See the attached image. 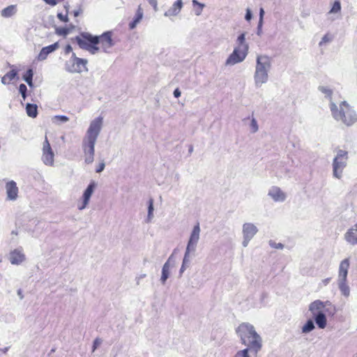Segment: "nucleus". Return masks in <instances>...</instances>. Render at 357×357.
<instances>
[{
    "mask_svg": "<svg viewBox=\"0 0 357 357\" xmlns=\"http://www.w3.org/2000/svg\"><path fill=\"white\" fill-rule=\"evenodd\" d=\"M33 70L29 69L26 74L23 76L24 80L28 84L29 86H33L32 78H33Z\"/></svg>",
    "mask_w": 357,
    "mask_h": 357,
    "instance_id": "obj_33",
    "label": "nucleus"
},
{
    "mask_svg": "<svg viewBox=\"0 0 357 357\" xmlns=\"http://www.w3.org/2000/svg\"><path fill=\"white\" fill-rule=\"evenodd\" d=\"M259 229L252 222H244L242 225V246L247 248L251 240L257 234Z\"/></svg>",
    "mask_w": 357,
    "mask_h": 357,
    "instance_id": "obj_10",
    "label": "nucleus"
},
{
    "mask_svg": "<svg viewBox=\"0 0 357 357\" xmlns=\"http://www.w3.org/2000/svg\"><path fill=\"white\" fill-rule=\"evenodd\" d=\"M149 4L153 7L155 11L158 10V1L157 0H148Z\"/></svg>",
    "mask_w": 357,
    "mask_h": 357,
    "instance_id": "obj_41",
    "label": "nucleus"
},
{
    "mask_svg": "<svg viewBox=\"0 0 357 357\" xmlns=\"http://www.w3.org/2000/svg\"><path fill=\"white\" fill-rule=\"evenodd\" d=\"M330 108L333 118L347 126H351L357 121L356 112L345 101L340 103L339 109L335 103L331 102Z\"/></svg>",
    "mask_w": 357,
    "mask_h": 357,
    "instance_id": "obj_7",
    "label": "nucleus"
},
{
    "mask_svg": "<svg viewBox=\"0 0 357 357\" xmlns=\"http://www.w3.org/2000/svg\"><path fill=\"white\" fill-rule=\"evenodd\" d=\"M333 40V36L331 33H327L323 36L320 42L319 43V45L320 47L325 46L330 43Z\"/></svg>",
    "mask_w": 357,
    "mask_h": 357,
    "instance_id": "obj_30",
    "label": "nucleus"
},
{
    "mask_svg": "<svg viewBox=\"0 0 357 357\" xmlns=\"http://www.w3.org/2000/svg\"><path fill=\"white\" fill-rule=\"evenodd\" d=\"M183 8V0H176L172 5L164 13V16L169 20L178 17Z\"/></svg>",
    "mask_w": 357,
    "mask_h": 357,
    "instance_id": "obj_14",
    "label": "nucleus"
},
{
    "mask_svg": "<svg viewBox=\"0 0 357 357\" xmlns=\"http://www.w3.org/2000/svg\"><path fill=\"white\" fill-rule=\"evenodd\" d=\"M337 284L341 294L345 298H349L351 294V290L347 278L337 279Z\"/></svg>",
    "mask_w": 357,
    "mask_h": 357,
    "instance_id": "obj_21",
    "label": "nucleus"
},
{
    "mask_svg": "<svg viewBox=\"0 0 357 357\" xmlns=\"http://www.w3.org/2000/svg\"><path fill=\"white\" fill-rule=\"evenodd\" d=\"M171 266L172 265L170 264L169 259L166 261L162 266L160 281L163 284H165L166 280L169 276Z\"/></svg>",
    "mask_w": 357,
    "mask_h": 357,
    "instance_id": "obj_24",
    "label": "nucleus"
},
{
    "mask_svg": "<svg viewBox=\"0 0 357 357\" xmlns=\"http://www.w3.org/2000/svg\"><path fill=\"white\" fill-rule=\"evenodd\" d=\"M71 29L70 28H57L56 33L59 36H66L70 32Z\"/></svg>",
    "mask_w": 357,
    "mask_h": 357,
    "instance_id": "obj_37",
    "label": "nucleus"
},
{
    "mask_svg": "<svg viewBox=\"0 0 357 357\" xmlns=\"http://www.w3.org/2000/svg\"><path fill=\"white\" fill-rule=\"evenodd\" d=\"M245 18L248 21L251 20V18H252V13H251V11H250V9H247Z\"/></svg>",
    "mask_w": 357,
    "mask_h": 357,
    "instance_id": "obj_45",
    "label": "nucleus"
},
{
    "mask_svg": "<svg viewBox=\"0 0 357 357\" xmlns=\"http://www.w3.org/2000/svg\"><path fill=\"white\" fill-rule=\"evenodd\" d=\"M73 13H74V16L77 17L82 13V10L78 9L77 10H75Z\"/></svg>",
    "mask_w": 357,
    "mask_h": 357,
    "instance_id": "obj_50",
    "label": "nucleus"
},
{
    "mask_svg": "<svg viewBox=\"0 0 357 357\" xmlns=\"http://www.w3.org/2000/svg\"><path fill=\"white\" fill-rule=\"evenodd\" d=\"M26 112L29 117L36 118L38 114V107L35 104L28 103L26 106Z\"/></svg>",
    "mask_w": 357,
    "mask_h": 357,
    "instance_id": "obj_28",
    "label": "nucleus"
},
{
    "mask_svg": "<svg viewBox=\"0 0 357 357\" xmlns=\"http://www.w3.org/2000/svg\"><path fill=\"white\" fill-rule=\"evenodd\" d=\"M272 67V59L266 54H257L253 75L254 85L257 89L266 84L269 79V72Z\"/></svg>",
    "mask_w": 357,
    "mask_h": 357,
    "instance_id": "obj_5",
    "label": "nucleus"
},
{
    "mask_svg": "<svg viewBox=\"0 0 357 357\" xmlns=\"http://www.w3.org/2000/svg\"><path fill=\"white\" fill-rule=\"evenodd\" d=\"M154 218V206L153 200L150 199L148 202V213L145 220L146 223H150Z\"/></svg>",
    "mask_w": 357,
    "mask_h": 357,
    "instance_id": "obj_27",
    "label": "nucleus"
},
{
    "mask_svg": "<svg viewBox=\"0 0 357 357\" xmlns=\"http://www.w3.org/2000/svg\"><path fill=\"white\" fill-rule=\"evenodd\" d=\"M330 281H331V278H326V279L322 280L321 284L324 286H326L330 282Z\"/></svg>",
    "mask_w": 357,
    "mask_h": 357,
    "instance_id": "obj_48",
    "label": "nucleus"
},
{
    "mask_svg": "<svg viewBox=\"0 0 357 357\" xmlns=\"http://www.w3.org/2000/svg\"><path fill=\"white\" fill-rule=\"evenodd\" d=\"M103 118L98 116L93 119L86 132L82 141V149L84 161L86 164L93 162L95 154V144L102 128Z\"/></svg>",
    "mask_w": 357,
    "mask_h": 357,
    "instance_id": "obj_3",
    "label": "nucleus"
},
{
    "mask_svg": "<svg viewBox=\"0 0 357 357\" xmlns=\"http://www.w3.org/2000/svg\"><path fill=\"white\" fill-rule=\"evenodd\" d=\"M59 47V43H57V42L54 43L52 45L43 47L37 56L38 60V61L45 60L50 54H51V53L54 52V51H56V50H58Z\"/></svg>",
    "mask_w": 357,
    "mask_h": 357,
    "instance_id": "obj_18",
    "label": "nucleus"
},
{
    "mask_svg": "<svg viewBox=\"0 0 357 357\" xmlns=\"http://www.w3.org/2000/svg\"><path fill=\"white\" fill-rule=\"evenodd\" d=\"M46 3L49 4V5H51L52 6H56L58 2H59V0H43Z\"/></svg>",
    "mask_w": 357,
    "mask_h": 357,
    "instance_id": "obj_44",
    "label": "nucleus"
},
{
    "mask_svg": "<svg viewBox=\"0 0 357 357\" xmlns=\"http://www.w3.org/2000/svg\"><path fill=\"white\" fill-rule=\"evenodd\" d=\"M340 10H341V3H340V1L337 0L333 3V4L329 11V13H339L340 12Z\"/></svg>",
    "mask_w": 357,
    "mask_h": 357,
    "instance_id": "obj_35",
    "label": "nucleus"
},
{
    "mask_svg": "<svg viewBox=\"0 0 357 357\" xmlns=\"http://www.w3.org/2000/svg\"><path fill=\"white\" fill-rule=\"evenodd\" d=\"M96 187V183L94 181H91L84 191L81 200L78 201L77 204L79 211H82L87 207Z\"/></svg>",
    "mask_w": 357,
    "mask_h": 357,
    "instance_id": "obj_13",
    "label": "nucleus"
},
{
    "mask_svg": "<svg viewBox=\"0 0 357 357\" xmlns=\"http://www.w3.org/2000/svg\"><path fill=\"white\" fill-rule=\"evenodd\" d=\"M8 349H9V347H7L3 348V349H0V351H1V352H3V354H6V353H7V351H8Z\"/></svg>",
    "mask_w": 357,
    "mask_h": 357,
    "instance_id": "obj_52",
    "label": "nucleus"
},
{
    "mask_svg": "<svg viewBox=\"0 0 357 357\" xmlns=\"http://www.w3.org/2000/svg\"><path fill=\"white\" fill-rule=\"evenodd\" d=\"M17 75V71L15 70H12L8 73H6L1 78V83L3 84H8Z\"/></svg>",
    "mask_w": 357,
    "mask_h": 357,
    "instance_id": "obj_29",
    "label": "nucleus"
},
{
    "mask_svg": "<svg viewBox=\"0 0 357 357\" xmlns=\"http://www.w3.org/2000/svg\"><path fill=\"white\" fill-rule=\"evenodd\" d=\"M268 197L274 203H284L288 198L287 192L278 185H271L267 192Z\"/></svg>",
    "mask_w": 357,
    "mask_h": 357,
    "instance_id": "obj_12",
    "label": "nucleus"
},
{
    "mask_svg": "<svg viewBox=\"0 0 357 357\" xmlns=\"http://www.w3.org/2000/svg\"><path fill=\"white\" fill-rule=\"evenodd\" d=\"M272 248H276V249H282L284 248L283 244L278 243H271L270 244Z\"/></svg>",
    "mask_w": 357,
    "mask_h": 357,
    "instance_id": "obj_43",
    "label": "nucleus"
},
{
    "mask_svg": "<svg viewBox=\"0 0 357 357\" xmlns=\"http://www.w3.org/2000/svg\"><path fill=\"white\" fill-rule=\"evenodd\" d=\"M181 91L178 89H176L174 91V96L175 98H178L181 96Z\"/></svg>",
    "mask_w": 357,
    "mask_h": 357,
    "instance_id": "obj_46",
    "label": "nucleus"
},
{
    "mask_svg": "<svg viewBox=\"0 0 357 357\" xmlns=\"http://www.w3.org/2000/svg\"><path fill=\"white\" fill-rule=\"evenodd\" d=\"M6 190L8 199L14 201L17 198L18 188L14 181H8L6 183Z\"/></svg>",
    "mask_w": 357,
    "mask_h": 357,
    "instance_id": "obj_20",
    "label": "nucleus"
},
{
    "mask_svg": "<svg viewBox=\"0 0 357 357\" xmlns=\"http://www.w3.org/2000/svg\"><path fill=\"white\" fill-rule=\"evenodd\" d=\"M52 123L56 125H59L62 123H66L69 121V118L64 115H56L52 117Z\"/></svg>",
    "mask_w": 357,
    "mask_h": 357,
    "instance_id": "obj_31",
    "label": "nucleus"
},
{
    "mask_svg": "<svg viewBox=\"0 0 357 357\" xmlns=\"http://www.w3.org/2000/svg\"><path fill=\"white\" fill-rule=\"evenodd\" d=\"M264 10L263 8H260L259 10V28L260 29L263 24Z\"/></svg>",
    "mask_w": 357,
    "mask_h": 357,
    "instance_id": "obj_40",
    "label": "nucleus"
},
{
    "mask_svg": "<svg viewBox=\"0 0 357 357\" xmlns=\"http://www.w3.org/2000/svg\"><path fill=\"white\" fill-rule=\"evenodd\" d=\"M77 42L82 49L87 50L92 54H96L100 51L110 53L114 45L112 33L109 31L98 36L84 33L82 37L77 38Z\"/></svg>",
    "mask_w": 357,
    "mask_h": 357,
    "instance_id": "obj_2",
    "label": "nucleus"
},
{
    "mask_svg": "<svg viewBox=\"0 0 357 357\" xmlns=\"http://www.w3.org/2000/svg\"><path fill=\"white\" fill-rule=\"evenodd\" d=\"M58 18L64 22H68V17L67 15H63L62 13H58L57 15Z\"/></svg>",
    "mask_w": 357,
    "mask_h": 357,
    "instance_id": "obj_42",
    "label": "nucleus"
},
{
    "mask_svg": "<svg viewBox=\"0 0 357 357\" xmlns=\"http://www.w3.org/2000/svg\"><path fill=\"white\" fill-rule=\"evenodd\" d=\"M241 344L259 352L263 347V339L255 326L249 322L240 324L235 329Z\"/></svg>",
    "mask_w": 357,
    "mask_h": 357,
    "instance_id": "obj_4",
    "label": "nucleus"
},
{
    "mask_svg": "<svg viewBox=\"0 0 357 357\" xmlns=\"http://www.w3.org/2000/svg\"><path fill=\"white\" fill-rule=\"evenodd\" d=\"M8 259L13 265H20L26 260V256L22 248L11 250L8 255Z\"/></svg>",
    "mask_w": 357,
    "mask_h": 357,
    "instance_id": "obj_15",
    "label": "nucleus"
},
{
    "mask_svg": "<svg viewBox=\"0 0 357 357\" xmlns=\"http://www.w3.org/2000/svg\"><path fill=\"white\" fill-rule=\"evenodd\" d=\"M192 5L195 15L196 16L201 15L204 8H205V4L199 2L197 0H192Z\"/></svg>",
    "mask_w": 357,
    "mask_h": 357,
    "instance_id": "obj_26",
    "label": "nucleus"
},
{
    "mask_svg": "<svg viewBox=\"0 0 357 357\" xmlns=\"http://www.w3.org/2000/svg\"><path fill=\"white\" fill-rule=\"evenodd\" d=\"M250 46L246 41V33H240L236 40L232 52L225 61L226 66H233L243 62L249 53Z\"/></svg>",
    "mask_w": 357,
    "mask_h": 357,
    "instance_id": "obj_6",
    "label": "nucleus"
},
{
    "mask_svg": "<svg viewBox=\"0 0 357 357\" xmlns=\"http://www.w3.org/2000/svg\"><path fill=\"white\" fill-rule=\"evenodd\" d=\"M17 13V6L15 5H10L9 6H7L6 8H3L1 12V15L2 17L8 18L10 17L13 15H15Z\"/></svg>",
    "mask_w": 357,
    "mask_h": 357,
    "instance_id": "obj_25",
    "label": "nucleus"
},
{
    "mask_svg": "<svg viewBox=\"0 0 357 357\" xmlns=\"http://www.w3.org/2000/svg\"><path fill=\"white\" fill-rule=\"evenodd\" d=\"M195 251V250H188V248H186L184 257L183 259V264L188 265V264L190 263V255L191 252H194Z\"/></svg>",
    "mask_w": 357,
    "mask_h": 357,
    "instance_id": "obj_36",
    "label": "nucleus"
},
{
    "mask_svg": "<svg viewBox=\"0 0 357 357\" xmlns=\"http://www.w3.org/2000/svg\"><path fill=\"white\" fill-rule=\"evenodd\" d=\"M55 153L53 151L47 137L43 143L41 160L43 163L47 167L54 165Z\"/></svg>",
    "mask_w": 357,
    "mask_h": 357,
    "instance_id": "obj_11",
    "label": "nucleus"
},
{
    "mask_svg": "<svg viewBox=\"0 0 357 357\" xmlns=\"http://www.w3.org/2000/svg\"><path fill=\"white\" fill-rule=\"evenodd\" d=\"M261 27L260 29L258 27V33H258V35H259V33H260V31H261Z\"/></svg>",
    "mask_w": 357,
    "mask_h": 357,
    "instance_id": "obj_53",
    "label": "nucleus"
},
{
    "mask_svg": "<svg viewBox=\"0 0 357 357\" xmlns=\"http://www.w3.org/2000/svg\"><path fill=\"white\" fill-rule=\"evenodd\" d=\"M105 168V164L102 163L100 165L99 167L96 169L97 172H101Z\"/></svg>",
    "mask_w": 357,
    "mask_h": 357,
    "instance_id": "obj_49",
    "label": "nucleus"
},
{
    "mask_svg": "<svg viewBox=\"0 0 357 357\" xmlns=\"http://www.w3.org/2000/svg\"><path fill=\"white\" fill-rule=\"evenodd\" d=\"M143 17H144V11L142 8V6L139 5L137 7V9L136 10V13H135V17L133 18V20L129 24L130 29H135L136 27V26L142 20Z\"/></svg>",
    "mask_w": 357,
    "mask_h": 357,
    "instance_id": "obj_23",
    "label": "nucleus"
},
{
    "mask_svg": "<svg viewBox=\"0 0 357 357\" xmlns=\"http://www.w3.org/2000/svg\"><path fill=\"white\" fill-rule=\"evenodd\" d=\"M200 232L201 229L199 227V224L197 223L193 227L192 230L190 233L189 240L186 246V248H188V250H196L197 243L200 238Z\"/></svg>",
    "mask_w": 357,
    "mask_h": 357,
    "instance_id": "obj_16",
    "label": "nucleus"
},
{
    "mask_svg": "<svg viewBox=\"0 0 357 357\" xmlns=\"http://www.w3.org/2000/svg\"><path fill=\"white\" fill-rule=\"evenodd\" d=\"M187 266H188L187 264H182V266H181V270H180V272L181 273L185 270Z\"/></svg>",
    "mask_w": 357,
    "mask_h": 357,
    "instance_id": "obj_51",
    "label": "nucleus"
},
{
    "mask_svg": "<svg viewBox=\"0 0 357 357\" xmlns=\"http://www.w3.org/2000/svg\"><path fill=\"white\" fill-rule=\"evenodd\" d=\"M350 267V260L349 258L342 259L338 266V273L337 279L347 278L348 272Z\"/></svg>",
    "mask_w": 357,
    "mask_h": 357,
    "instance_id": "obj_19",
    "label": "nucleus"
},
{
    "mask_svg": "<svg viewBox=\"0 0 357 357\" xmlns=\"http://www.w3.org/2000/svg\"><path fill=\"white\" fill-rule=\"evenodd\" d=\"M87 60L78 58L73 53L70 59L66 61L65 68L71 73H81L87 71Z\"/></svg>",
    "mask_w": 357,
    "mask_h": 357,
    "instance_id": "obj_9",
    "label": "nucleus"
},
{
    "mask_svg": "<svg viewBox=\"0 0 357 357\" xmlns=\"http://www.w3.org/2000/svg\"><path fill=\"white\" fill-rule=\"evenodd\" d=\"M258 353V351L245 347L243 349L237 350L233 357H252V356H256Z\"/></svg>",
    "mask_w": 357,
    "mask_h": 357,
    "instance_id": "obj_22",
    "label": "nucleus"
},
{
    "mask_svg": "<svg viewBox=\"0 0 357 357\" xmlns=\"http://www.w3.org/2000/svg\"><path fill=\"white\" fill-rule=\"evenodd\" d=\"M26 90H27V89H26V86L25 84H21L20 85V86H19V91L21 93L23 100H25L26 98Z\"/></svg>",
    "mask_w": 357,
    "mask_h": 357,
    "instance_id": "obj_39",
    "label": "nucleus"
},
{
    "mask_svg": "<svg viewBox=\"0 0 357 357\" xmlns=\"http://www.w3.org/2000/svg\"><path fill=\"white\" fill-rule=\"evenodd\" d=\"M347 160L348 152L342 149L338 150L332 163L333 176L335 178L337 179L342 178L343 171L347 165Z\"/></svg>",
    "mask_w": 357,
    "mask_h": 357,
    "instance_id": "obj_8",
    "label": "nucleus"
},
{
    "mask_svg": "<svg viewBox=\"0 0 357 357\" xmlns=\"http://www.w3.org/2000/svg\"><path fill=\"white\" fill-rule=\"evenodd\" d=\"M102 340L100 337H96L93 342L92 351L94 352L102 344Z\"/></svg>",
    "mask_w": 357,
    "mask_h": 357,
    "instance_id": "obj_38",
    "label": "nucleus"
},
{
    "mask_svg": "<svg viewBox=\"0 0 357 357\" xmlns=\"http://www.w3.org/2000/svg\"><path fill=\"white\" fill-rule=\"evenodd\" d=\"M73 50L72 47L70 45H68L65 48V52L66 54H69Z\"/></svg>",
    "mask_w": 357,
    "mask_h": 357,
    "instance_id": "obj_47",
    "label": "nucleus"
},
{
    "mask_svg": "<svg viewBox=\"0 0 357 357\" xmlns=\"http://www.w3.org/2000/svg\"><path fill=\"white\" fill-rule=\"evenodd\" d=\"M318 90L323 93L326 98H331L333 91L328 86L321 85L318 87Z\"/></svg>",
    "mask_w": 357,
    "mask_h": 357,
    "instance_id": "obj_32",
    "label": "nucleus"
},
{
    "mask_svg": "<svg viewBox=\"0 0 357 357\" xmlns=\"http://www.w3.org/2000/svg\"><path fill=\"white\" fill-rule=\"evenodd\" d=\"M249 129L252 133H255L259 130V126H258L257 121L256 119L253 116L251 117L250 123L249 125Z\"/></svg>",
    "mask_w": 357,
    "mask_h": 357,
    "instance_id": "obj_34",
    "label": "nucleus"
},
{
    "mask_svg": "<svg viewBox=\"0 0 357 357\" xmlns=\"http://www.w3.org/2000/svg\"><path fill=\"white\" fill-rule=\"evenodd\" d=\"M344 238L351 245H357V222L347 230Z\"/></svg>",
    "mask_w": 357,
    "mask_h": 357,
    "instance_id": "obj_17",
    "label": "nucleus"
},
{
    "mask_svg": "<svg viewBox=\"0 0 357 357\" xmlns=\"http://www.w3.org/2000/svg\"><path fill=\"white\" fill-rule=\"evenodd\" d=\"M312 319H309L301 327L303 334H308L315 329V326L320 330L328 326L327 315L333 316L335 307L329 301L315 300L308 306Z\"/></svg>",
    "mask_w": 357,
    "mask_h": 357,
    "instance_id": "obj_1",
    "label": "nucleus"
}]
</instances>
